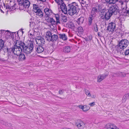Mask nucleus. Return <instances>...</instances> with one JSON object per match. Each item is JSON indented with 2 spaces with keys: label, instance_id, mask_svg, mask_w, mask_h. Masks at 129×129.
<instances>
[{
  "label": "nucleus",
  "instance_id": "1",
  "mask_svg": "<svg viewBox=\"0 0 129 129\" xmlns=\"http://www.w3.org/2000/svg\"><path fill=\"white\" fill-rule=\"evenodd\" d=\"M62 11L65 14H68L72 16L78 12V6L75 2L68 4L66 6L65 4L61 5Z\"/></svg>",
  "mask_w": 129,
  "mask_h": 129
},
{
  "label": "nucleus",
  "instance_id": "2",
  "mask_svg": "<svg viewBox=\"0 0 129 129\" xmlns=\"http://www.w3.org/2000/svg\"><path fill=\"white\" fill-rule=\"evenodd\" d=\"M35 45L33 44L32 41H28L25 43L20 41L17 40L15 42L13 48H34Z\"/></svg>",
  "mask_w": 129,
  "mask_h": 129
},
{
  "label": "nucleus",
  "instance_id": "3",
  "mask_svg": "<svg viewBox=\"0 0 129 129\" xmlns=\"http://www.w3.org/2000/svg\"><path fill=\"white\" fill-rule=\"evenodd\" d=\"M0 35H2L1 38L4 40H3L2 39H0V48H5V41L10 38V34L8 30H0Z\"/></svg>",
  "mask_w": 129,
  "mask_h": 129
},
{
  "label": "nucleus",
  "instance_id": "4",
  "mask_svg": "<svg viewBox=\"0 0 129 129\" xmlns=\"http://www.w3.org/2000/svg\"><path fill=\"white\" fill-rule=\"evenodd\" d=\"M55 17L56 18V21L52 17H49V18L46 19V20L49 23H50L51 24H53L54 26H56V24H60L59 20V15L58 14H55Z\"/></svg>",
  "mask_w": 129,
  "mask_h": 129
},
{
  "label": "nucleus",
  "instance_id": "5",
  "mask_svg": "<svg viewBox=\"0 0 129 129\" xmlns=\"http://www.w3.org/2000/svg\"><path fill=\"white\" fill-rule=\"evenodd\" d=\"M129 44L128 41L127 40L123 39L120 41L117 45V47L120 48H126Z\"/></svg>",
  "mask_w": 129,
  "mask_h": 129
},
{
  "label": "nucleus",
  "instance_id": "6",
  "mask_svg": "<svg viewBox=\"0 0 129 129\" xmlns=\"http://www.w3.org/2000/svg\"><path fill=\"white\" fill-rule=\"evenodd\" d=\"M128 0H105L107 4H118L119 3V5H122L124 2H127Z\"/></svg>",
  "mask_w": 129,
  "mask_h": 129
},
{
  "label": "nucleus",
  "instance_id": "7",
  "mask_svg": "<svg viewBox=\"0 0 129 129\" xmlns=\"http://www.w3.org/2000/svg\"><path fill=\"white\" fill-rule=\"evenodd\" d=\"M101 17V19H103L104 20H107L109 19L112 14L108 11L107 12L104 11L102 13Z\"/></svg>",
  "mask_w": 129,
  "mask_h": 129
},
{
  "label": "nucleus",
  "instance_id": "8",
  "mask_svg": "<svg viewBox=\"0 0 129 129\" xmlns=\"http://www.w3.org/2000/svg\"><path fill=\"white\" fill-rule=\"evenodd\" d=\"M22 49H6L8 53H14L15 55H19L22 51Z\"/></svg>",
  "mask_w": 129,
  "mask_h": 129
},
{
  "label": "nucleus",
  "instance_id": "9",
  "mask_svg": "<svg viewBox=\"0 0 129 129\" xmlns=\"http://www.w3.org/2000/svg\"><path fill=\"white\" fill-rule=\"evenodd\" d=\"M118 8L117 5L112 6L110 8L108 11L112 15L113 14L116 15L119 13V10L117 9Z\"/></svg>",
  "mask_w": 129,
  "mask_h": 129
},
{
  "label": "nucleus",
  "instance_id": "10",
  "mask_svg": "<svg viewBox=\"0 0 129 129\" xmlns=\"http://www.w3.org/2000/svg\"><path fill=\"white\" fill-rule=\"evenodd\" d=\"M37 44L40 47H42V46L44 43V39L41 36H38L35 39Z\"/></svg>",
  "mask_w": 129,
  "mask_h": 129
},
{
  "label": "nucleus",
  "instance_id": "11",
  "mask_svg": "<svg viewBox=\"0 0 129 129\" xmlns=\"http://www.w3.org/2000/svg\"><path fill=\"white\" fill-rule=\"evenodd\" d=\"M44 12L46 14L45 16V19L50 17L53 14L52 10L47 8H46L44 9Z\"/></svg>",
  "mask_w": 129,
  "mask_h": 129
},
{
  "label": "nucleus",
  "instance_id": "12",
  "mask_svg": "<svg viewBox=\"0 0 129 129\" xmlns=\"http://www.w3.org/2000/svg\"><path fill=\"white\" fill-rule=\"evenodd\" d=\"M85 124L80 120H78L76 124L79 129H83L86 127Z\"/></svg>",
  "mask_w": 129,
  "mask_h": 129
},
{
  "label": "nucleus",
  "instance_id": "13",
  "mask_svg": "<svg viewBox=\"0 0 129 129\" xmlns=\"http://www.w3.org/2000/svg\"><path fill=\"white\" fill-rule=\"evenodd\" d=\"M115 23L113 22H111L109 24L107 30L110 31H113L115 30Z\"/></svg>",
  "mask_w": 129,
  "mask_h": 129
},
{
  "label": "nucleus",
  "instance_id": "14",
  "mask_svg": "<svg viewBox=\"0 0 129 129\" xmlns=\"http://www.w3.org/2000/svg\"><path fill=\"white\" fill-rule=\"evenodd\" d=\"M107 129H119L118 127L113 123H108L105 126Z\"/></svg>",
  "mask_w": 129,
  "mask_h": 129
},
{
  "label": "nucleus",
  "instance_id": "15",
  "mask_svg": "<svg viewBox=\"0 0 129 129\" xmlns=\"http://www.w3.org/2000/svg\"><path fill=\"white\" fill-rule=\"evenodd\" d=\"M17 6L16 3H15L13 6H10L8 4H4V6L6 9L10 10L12 8V9H15L16 6Z\"/></svg>",
  "mask_w": 129,
  "mask_h": 129
},
{
  "label": "nucleus",
  "instance_id": "16",
  "mask_svg": "<svg viewBox=\"0 0 129 129\" xmlns=\"http://www.w3.org/2000/svg\"><path fill=\"white\" fill-rule=\"evenodd\" d=\"M108 75L107 74H104L100 75L97 78L98 82H100L104 79Z\"/></svg>",
  "mask_w": 129,
  "mask_h": 129
},
{
  "label": "nucleus",
  "instance_id": "17",
  "mask_svg": "<svg viewBox=\"0 0 129 129\" xmlns=\"http://www.w3.org/2000/svg\"><path fill=\"white\" fill-rule=\"evenodd\" d=\"M52 34L50 31H47L46 34L45 39L48 41H51L52 39Z\"/></svg>",
  "mask_w": 129,
  "mask_h": 129
},
{
  "label": "nucleus",
  "instance_id": "18",
  "mask_svg": "<svg viewBox=\"0 0 129 129\" xmlns=\"http://www.w3.org/2000/svg\"><path fill=\"white\" fill-rule=\"evenodd\" d=\"M95 17V16H92V15H89L88 18V24L90 26L91 25L92 22L94 18Z\"/></svg>",
  "mask_w": 129,
  "mask_h": 129
},
{
  "label": "nucleus",
  "instance_id": "19",
  "mask_svg": "<svg viewBox=\"0 0 129 129\" xmlns=\"http://www.w3.org/2000/svg\"><path fill=\"white\" fill-rule=\"evenodd\" d=\"M98 11V9L96 8H93L91 10V14L90 15H92V16H95V15Z\"/></svg>",
  "mask_w": 129,
  "mask_h": 129
},
{
  "label": "nucleus",
  "instance_id": "20",
  "mask_svg": "<svg viewBox=\"0 0 129 129\" xmlns=\"http://www.w3.org/2000/svg\"><path fill=\"white\" fill-rule=\"evenodd\" d=\"M59 38L63 40H67V37L66 35L65 34H59Z\"/></svg>",
  "mask_w": 129,
  "mask_h": 129
},
{
  "label": "nucleus",
  "instance_id": "21",
  "mask_svg": "<svg viewBox=\"0 0 129 129\" xmlns=\"http://www.w3.org/2000/svg\"><path fill=\"white\" fill-rule=\"evenodd\" d=\"M23 3L26 8H29L30 4L29 1L27 0L24 1Z\"/></svg>",
  "mask_w": 129,
  "mask_h": 129
},
{
  "label": "nucleus",
  "instance_id": "22",
  "mask_svg": "<svg viewBox=\"0 0 129 129\" xmlns=\"http://www.w3.org/2000/svg\"><path fill=\"white\" fill-rule=\"evenodd\" d=\"M23 52L27 55L29 54L33 51V49H22Z\"/></svg>",
  "mask_w": 129,
  "mask_h": 129
},
{
  "label": "nucleus",
  "instance_id": "23",
  "mask_svg": "<svg viewBox=\"0 0 129 129\" xmlns=\"http://www.w3.org/2000/svg\"><path fill=\"white\" fill-rule=\"evenodd\" d=\"M129 98V93H127L125 94L123 96L122 101V102L124 103L126 100Z\"/></svg>",
  "mask_w": 129,
  "mask_h": 129
},
{
  "label": "nucleus",
  "instance_id": "24",
  "mask_svg": "<svg viewBox=\"0 0 129 129\" xmlns=\"http://www.w3.org/2000/svg\"><path fill=\"white\" fill-rule=\"evenodd\" d=\"M84 19V18L83 17H81L77 19V22L79 25L83 23Z\"/></svg>",
  "mask_w": 129,
  "mask_h": 129
},
{
  "label": "nucleus",
  "instance_id": "25",
  "mask_svg": "<svg viewBox=\"0 0 129 129\" xmlns=\"http://www.w3.org/2000/svg\"><path fill=\"white\" fill-rule=\"evenodd\" d=\"M55 1L58 5L60 6V8L62 10V9L61 8V5L62 4H64L62 0H55Z\"/></svg>",
  "mask_w": 129,
  "mask_h": 129
},
{
  "label": "nucleus",
  "instance_id": "26",
  "mask_svg": "<svg viewBox=\"0 0 129 129\" xmlns=\"http://www.w3.org/2000/svg\"><path fill=\"white\" fill-rule=\"evenodd\" d=\"M19 55V59L20 61L24 60L25 59V57L24 54L20 53Z\"/></svg>",
  "mask_w": 129,
  "mask_h": 129
},
{
  "label": "nucleus",
  "instance_id": "27",
  "mask_svg": "<svg viewBox=\"0 0 129 129\" xmlns=\"http://www.w3.org/2000/svg\"><path fill=\"white\" fill-rule=\"evenodd\" d=\"M52 39L51 40V41H55L57 40L58 37L57 35L54 34L52 35Z\"/></svg>",
  "mask_w": 129,
  "mask_h": 129
},
{
  "label": "nucleus",
  "instance_id": "28",
  "mask_svg": "<svg viewBox=\"0 0 129 129\" xmlns=\"http://www.w3.org/2000/svg\"><path fill=\"white\" fill-rule=\"evenodd\" d=\"M33 6V10L34 12H37L38 11V10L40 9L38 7V6L36 4H34Z\"/></svg>",
  "mask_w": 129,
  "mask_h": 129
},
{
  "label": "nucleus",
  "instance_id": "29",
  "mask_svg": "<svg viewBox=\"0 0 129 129\" xmlns=\"http://www.w3.org/2000/svg\"><path fill=\"white\" fill-rule=\"evenodd\" d=\"M81 4H84V5H86L87 7H89V6L88 0H82Z\"/></svg>",
  "mask_w": 129,
  "mask_h": 129
},
{
  "label": "nucleus",
  "instance_id": "30",
  "mask_svg": "<svg viewBox=\"0 0 129 129\" xmlns=\"http://www.w3.org/2000/svg\"><path fill=\"white\" fill-rule=\"evenodd\" d=\"M77 29L78 32L80 34L82 33L84 31L83 28L81 26L78 27Z\"/></svg>",
  "mask_w": 129,
  "mask_h": 129
},
{
  "label": "nucleus",
  "instance_id": "31",
  "mask_svg": "<svg viewBox=\"0 0 129 129\" xmlns=\"http://www.w3.org/2000/svg\"><path fill=\"white\" fill-rule=\"evenodd\" d=\"M81 5L82 6V8L83 9H84L85 11L88 10L87 8L88 7H87L86 5H84V4H81Z\"/></svg>",
  "mask_w": 129,
  "mask_h": 129
},
{
  "label": "nucleus",
  "instance_id": "32",
  "mask_svg": "<svg viewBox=\"0 0 129 129\" xmlns=\"http://www.w3.org/2000/svg\"><path fill=\"white\" fill-rule=\"evenodd\" d=\"M19 8L20 10H23L24 9H25L26 8L23 3L20 4H19Z\"/></svg>",
  "mask_w": 129,
  "mask_h": 129
},
{
  "label": "nucleus",
  "instance_id": "33",
  "mask_svg": "<svg viewBox=\"0 0 129 129\" xmlns=\"http://www.w3.org/2000/svg\"><path fill=\"white\" fill-rule=\"evenodd\" d=\"M121 73V72L117 73H113L112 74V76L113 77H117L119 76Z\"/></svg>",
  "mask_w": 129,
  "mask_h": 129
},
{
  "label": "nucleus",
  "instance_id": "34",
  "mask_svg": "<svg viewBox=\"0 0 129 129\" xmlns=\"http://www.w3.org/2000/svg\"><path fill=\"white\" fill-rule=\"evenodd\" d=\"M37 52L39 53H40L41 52H44V51L45 50H44L45 49H36Z\"/></svg>",
  "mask_w": 129,
  "mask_h": 129
},
{
  "label": "nucleus",
  "instance_id": "35",
  "mask_svg": "<svg viewBox=\"0 0 129 129\" xmlns=\"http://www.w3.org/2000/svg\"><path fill=\"white\" fill-rule=\"evenodd\" d=\"M63 51L65 53L69 52L71 51V49H63Z\"/></svg>",
  "mask_w": 129,
  "mask_h": 129
},
{
  "label": "nucleus",
  "instance_id": "36",
  "mask_svg": "<svg viewBox=\"0 0 129 129\" xmlns=\"http://www.w3.org/2000/svg\"><path fill=\"white\" fill-rule=\"evenodd\" d=\"M85 90V93L88 96H91V95L90 94L89 91L87 90Z\"/></svg>",
  "mask_w": 129,
  "mask_h": 129
},
{
  "label": "nucleus",
  "instance_id": "37",
  "mask_svg": "<svg viewBox=\"0 0 129 129\" xmlns=\"http://www.w3.org/2000/svg\"><path fill=\"white\" fill-rule=\"evenodd\" d=\"M78 106L80 108L82 109L84 111H86L88 110V109H84L85 107L84 106H81V105H79Z\"/></svg>",
  "mask_w": 129,
  "mask_h": 129
},
{
  "label": "nucleus",
  "instance_id": "38",
  "mask_svg": "<svg viewBox=\"0 0 129 129\" xmlns=\"http://www.w3.org/2000/svg\"><path fill=\"white\" fill-rule=\"evenodd\" d=\"M129 12V10H127L124 12L122 14L124 16H126L128 15Z\"/></svg>",
  "mask_w": 129,
  "mask_h": 129
},
{
  "label": "nucleus",
  "instance_id": "39",
  "mask_svg": "<svg viewBox=\"0 0 129 129\" xmlns=\"http://www.w3.org/2000/svg\"><path fill=\"white\" fill-rule=\"evenodd\" d=\"M94 29L95 31L96 32H97L98 30V26L96 24L94 25Z\"/></svg>",
  "mask_w": 129,
  "mask_h": 129
},
{
  "label": "nucleus",
  "instance_id": "40",
  "mask_svg": "<svg viewBox=\"0 0 129 129\" xmlns=\"http://www.w3.org/2000/svg\"><path fill=\"white\" fill-rule=\"evenodd\" d=\"M40 12L39 13L38 15L40 17H42L43 16V13L41 10H40Z\"/></svg>",
  "mask_w": 129,
  "mask_h": 129
},
{
  "label": "nucleus",
  "instance_id": "41",
  "mask_svg": "<svg viewBox=\"0 0 129 129\" xmlns=\"http://www.w3.org/2000/svg\"><path fill=\"white\" fill-rule=\"evenodd\" d=\"M124 54L125 55H127L129 54V49H128L125 51Z\"/></svg>",
  "mask_w": 129,
  "mask_h": 129
},
{
  "label": "nucleus",
  "instance_id": "42",
  "mask_svg": "<svg viewBox=\"0 0 129 129\" xmlns=\"http://www.w3.org/2000/svg\"><path fill=\"white\" fill-rule=\"evenodd\" d=\"M49 49H45V51H47V52H46V54H49V53H51L52 52H50Z\"/></svg>",
  "mask_w": 129,
  "mask_h": 129
},
{
  "label": "nucleus",
  "instance_id": "43",
  "mask_svg": "<svg viewBox=\"0 0 129 129\" xmlns=\"http://www.w3.org/2000/svg\"><path fill=\"white\" fill-rule=\"evenodd\" d=\"M17 2L19 3V4L22 3L24 1V0H17Z\"/></svg>",
  "mask_w": 129,
  "mask_h": 129
},
{
  "label": "nucleus",
  "instance_id": "44",
  "mask_svg": "<svg viewBox=\"0 0 129 129\" xmlns=\"http://www.w3.org/2000/svg\"><path fill=\"white\" fill-rule=\"evenodd\" d=\"M95 104V103L94 102H92L91 103H89L88 105L92 107L94 106Z\"/></svg>",
  "mask_w": 129,
  "mask_h": 129
},
{
  "label": "nucleus",
  "instance_id": "45",
  "mask_svg": "<svg viewBox=\"0 0 129 129\" xmlns=\"http://www.w3.org/2000/svg\"><path fill=\"white\" fill-rule=\"evenodd\" d=\"M62 21L63 22H65L67 21V18H63L62 19Z\"/></svg>",
  "mask_w": 129,
  "mask_h": 129
},
{
  "label": "nucleus",
  "instance_id": "46",
  "mask_svg": "<svg viewBox=\"0 0 129 129\" xmlns=\"http://www.w3.org/2000/svg\"><path fill=\"white\" fill-rule=\"evenodd\" d=\"M64 90H59V94H63V93L64 92Z\"/></svg>",
  "mask_w": 129,
  "mask_h": 129
},
{
  "label": "nucleus",
  "instance_id": "47",
  "mask_svg": "<svg viewBox=\"0 0 129 129\" xmlns=\"http://www.w3.org/2000/svg\"><path fill=\"white\" fill-rule=\"evenodd\" d=\"M5 125L7 126H11V124L10 123L7 122H6Z\"/></svg>",
  "mask_w": 129,
  "mask_h": 129
},
{
  "label": "nucleus",
  "instance_id": "48",
  "mask_svg": "<svg viewBox=\"0 0 129 129\" xmlns=\"http://www.w3.org/2000/svg\"><path fill=\"white\" fill-rule=\"evenodd\" d=\"M0 123L2 124L5 125L6 122H5L4 121L2 120L0 121Z\"/></svg>",
  "mask_w": 129,
  "mask_h": 129
},
{
  "label": "nucleus",
  "instance_id": "49",
  "mask_svg": "<svg viewBox=\"0 0 129 129\" xmlns=\"http://www.w3.org/2000/svg\"><path fill=\"white\" fill-rule=\"evenodd\" d=\"M88 40H91L92 39V36L91 35H90L88 37Z\"/></svg>",
  "mask_w": 129,
  "mask_h": 129
},
{
  "label": "nucleus",
  "instance_id": "50",
  "mask_svg": "<svg viewBox=\"0 0 129 129\" xmlns=\"http://www.w3.org/2000/svg\"><path fill=\"white\" fill-rule=\"evenodd\" d=\"M40 10H41L40 9L38 10V11L37 12H35V13H36V15H38L39 13L40 12Z\"/></svg>",
  "mask_w": 129,
  "mask_h": 129
},
{
  "label": "nucleus",
  "instance_id": "51",
  "mask_svg": "<svg viewBox=\"0 0 129 129\" xmlns=\"http://www.w3.org/2000/svg\"><path fill=\"white\" fill-rule=\"evenodd\" d=\"M53 24H51L50 25V26L52 29H54L55 28L54 26H53Z\"/></svg>",
  "mask_w": 129,
  "mask_h": 129
},
{
  "label": "nucleus",
  "instance_id": "52",
  "mask_svg": "<svg viewBox=\"0 0 129 129\" xmlns=\"http://www.w3.org/2000/svg\"><path fill=\"white\" fill-rule=\"evenodd\" d=\"M102 96L103 98H105L107 97V95L105 94H103L102 95Z\"/></svg>",
  "mask_w": 129,
  "mask_h": 129
},
{
  "label": "nucleus",
  "instance_id": "53",
  "mask_svg": "<svg viewBox=\"0 0 129 129\" xmlns=\"http://www.w3.org/2000/svg\"><path fill=\"white\" fill-rule=\"evenodd\" d=\"M30 23L29 25L30 26H33L34 24V23L33 22L31 23V22H30Z\"/></svg>",
  "mask_w": 129,
  "mask_h": 129
},
{
  "label": "nucleus",
  "instance_id": "54",
  "mask_svg": "<svg viewBox=\"0 0 129 129\" xmlns=\"http://www.w3.org/2000/svg\"><path fill=\"white\" fill-rule=\"evenodd\" d=\"M38 1L45 2L46 1V0H37Z\"/></svg>",
  "mask_w": 129,
  "mask_h": 129
},
{
  "label": "nucleus",
  "instance_id": "55",
  "mask_svg": "<svg viewBox=\"0 0 129 129\" xmlns=\"http://www.w3.org/2000/svg\"><path fill=\"white\" fill-rule=\"evenodd\" d=\"M98 35L99 36L101 37V34L100 33H98Z\"/></svg>",
  "mask_w": 129,
  "mask_h": 129
},
{
  "label": "nucleus",
  "instance_id": "56",
  "mask_svg": "<svg viewBox=\"0 0 129 129\" xmlns=\"http://www.w3.org/2000/svg\"><path fill=\"white\" fill-rule=\"evenodd\" d=\"M33 37L34 36H29V37L31 39H33V38H34Z\"/></svg>",
  "mask_w": 129,
  "mask_h": 129
},
{
  "label": "nucleus",
  "instance_id": "57",
  "mask_svg": "<svg viewBox=\"0 0 129 129\" xmlns=\"http://www.w3.org/2000/svg\"><path fill=\"white\" fill-rule=\"evenodd\" d=\"M34 36L33 35H32L31 34V33H30L29 34V36Z\"/></svg>",
  "mask_w": 129,
  "mask_h": 129
},
{
  "label": "nucleus",
  "instance_id": "58",
  "mask_svg": "<svg viewBox=\"0 0 129 129\" xmlns=\"http://www.w3.org/2000/svg\"><path fill=\"white\" fill-rule=\"evenodd\" d=\"M61 129H71V128H62Z\"/></svg>",
  "mask_w": 129,
  "mask_h": 129
},
{
  "label": "nucleus",
  "instance_id": "59",
  "mask_svg": "<svg viewBox=\"0 0 129 129\" xmlns=\"http://www.w3.org/2000/svg\"><path fill=\"white\" fill-rule=\"evenodd\" d=\"M1 12H2V13H4V12L1 9Z\"/></svg>",
  "mask_w": 129,
  "mask_h": 129
},
{
  "label": "nucleus",
  "instance_id": "60",
  "mask_svg": "<svg viewBox=\"0 0 129 129\" xmlns=\"http://www.w3.org/2000/svg\"><path fill=\"white\" fill-rule=\"evenodd\" d=\"M57 97L60 98V99H63V98H61V97H59L58 96H57Z\"/></svg>",
  "mask_w": 129,
  "mask_h": 129
},
{
  "label": "nucleus",
  "instance_id": "61",
  "mask_svg": "<svg viewBox=\"0 0 129 129\" xmlns=\"http://www.w3.org/2000/svg\"><path fill=\"white\" fill-rule=\"evenodd\" d=\"M68 47H69L68 46H67V47H66V48H67V49L69 48Z\"/></svg>",
  "mask_w": 129,
  "mask_h": 129
},
{
  "label": "nucleus",
  "instance_id": "62",
  "mask_svg": "<svg viewBox=\"0 0 129 129\" xmlns=\"http://www.w3.org/2000/svg\"><path fill=\"white\" fill-rule=\"evenodd\" d=\"M84 109H85V108H84Z\"/></svg>",
  "mask_w": 129,
  "mask_h": 129
},
{
  "label": "nucleus",
  "instance_id": "63",
  "mask_svg": "<svg viewBox=\"0 0 129 129\" xmlns=\"http://www.w3.org/2000/svg\"><path fill=\"white\" fill-rule=\"evenodd\" d=\"M37 49L38 48V47H37Z\"/></svg>",
  "mask_w": 129,
  "mask_h": 129
},
{
  "label": "nucleus",
  "instance_id": "64",
  "mask_svg": "<svg viewBox=\"0 0 129 129\" xmlns=\"http://www.w3.org/2000/svg\"><path fill=\"white\" fill-rule=\"evenodd\" d=\"M1 49H0V50H1Z\"/></svg>",
  "mask_w": 129,
  "mask_h": 129
}]
</instances>
